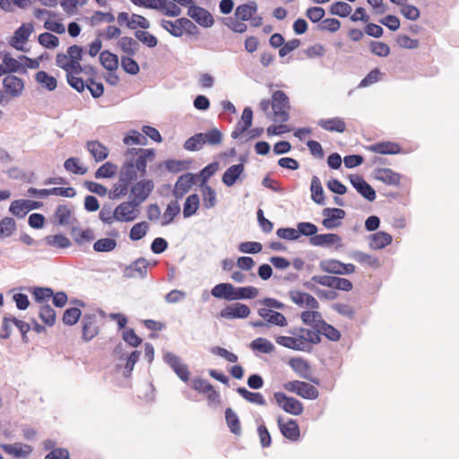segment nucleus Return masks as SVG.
<instances>
[{
	"instance_id": "40",
	"label": "nucleus",
	"mask_w": 459,
	"mask_h": 459,
	"mask_svg": "<svg viewBox=\"0 0 459 459\" xmlns=\"http://www.w3.org/2000/svg\"><path fill=\"white\" fill-rule=\"evenodd\" d=\"M100 62L108 71H115L118 67V56L108 50L100 53Z\"/></svg>"
},
{
	"instance_id": "29",
	"label": "nucleus",
	"mask_w": 459,
	"mask_h": 459,
	"mask_svg": "<svg viewBox=\"0 0 459 459\" xmlns=\"http://www.w3.org/2000/svg\"><path fill=\"white\" fill-rule=\"evenodd\" d=\"M317 125L329 132L343 133L346 129V124L341 117H333L328 119H320Z\"/></svg>"
},
{
	"instance_id": "17",
	"label": "nucleus",
	"mask_w": 459,
	"mask_h": 459,
	"mask_svg": "<svg viewBox=\"0 0 459 459\" xmlns=\"http://www.w3.org/2000/svg\"><path fill=\"white\" fill-rule=\"evenodd\" d=\"M128 153L131 155H138L135 160V168L143 176L146 172L147 161L148 160H152L154 157V150L153 149H131L128 150Z\"/></svg>"
},
{
	"instance_id": "43",
	"label": "nucleus",
	"mask_w": 459,
	"mask_h": 459,
	"mask_svg": "<svg viewBox=\"0 0 459 459\" xmlns=\"http://www.w3.org/2000/svg\"><path fill=\"white\" fill-rule=\"evenodd\" d=\"M250 348L264 354H270L275 350L274 345L269 340L263 337H258L252 341Z\"/></svg>"
},
{
	"instance_id": "63",
	"label": "nucleus",
	"mask_w": 459,
	"mask_h": 459,
	"mask_svg": "<svg viewBox=\"0 0 459 459\" xmlns=\"http://www.w3.org/2000/svg\"><path fill=\"white\" fill-rule=\"evenodd\" d=\"M3 65L5 73H16L18 72L22 65L15 58L10 56L8 53H4L3 56Z\"/></svg>"
},
{
	"instance_id": "60",
	"label": "nucleus",
	"mask_w": 459,
	"mask_h": 459,
	"mask_svg": "<svg viewBox=\"0 0 459 459\" xmlns=\"http://www.w3.org/2000/svg\"><path fill=\"white\" fill-rule=\"evenodd\" d=\"M38 40L41 46L49 49L56 48L59 44L58 38L49 32H43L39 34Z\"/></svg>"
},
{
	"instance_id": "14",
	"label": "nucleus",
	"mask_w": 459,
	"mask_h": 459,
	"mask_svg": "<svg viewBox=\"0 0 459 459\" xmlns=\"http://www.w3.org/2000/svg\"><path fill=\"white\" fill-rule=\"evenodd\" d=\"M257 314L262 319L266 321L269 327L273 325L284 327L288 325L287 318L281 312L269 308L260 307L257 310Z\"/></svg>"
},
{
	"instance_id": "44",
	"label": "nucleus",
	"mask_w": 459,
	"mask_h": 459,
	"mask_svg": "<svg viewBox=\"0 0 459 459\" xmlns=\"http://www.w3.org/2000/svg\"><path fill=\"white\" fill-rule=\"evenodd\" d=\"M44 242L48 246L59 248H67L72 245L70 239L63 234L48 235L44 238Z\"/></svg>"
},
{
	"instance_id": "6",
	"label": "nucleus",
	"mask_w": 459,
	"mask_h": 459,
	"mask_svg": "<svg viewBox=\"0 0 459 459\" xmlns=\"http://www.w3.org/2000/svg\"><path fill=\"white\" fill-rule=\"evenodd\" d=\"M273 396L276 403L285 412L295 416L300 415L303 412V404L298 399L294 397H289L284 393L281 392L274 393Z\"/></svg>"
},
{
	"instance_id": "57",
	"label": "nucleus",
	"mask_w": 459,
	"mask_h": 459,
	"mask_svg": "<svg viewBox=\"0 0 459 459\" xmlns=\"http://www.w3.org/2000/svg\"><path fill=\"white\" fill-rule=\"evenodd\" d=\"M204 143L203 133H199L188 138L184 143V148L187 151L195 152L200 150Z\"/></svg>"
},
{
	"instance_id": "45",
	"label": "nucleus",
	"mask_w": 459,
	"mask_h": 459,
	"mask_svg": "<svg viewBox=\"0 0 459 459\" xmlns=\"http://www.w3.org/2000/svg\"><path fill=\"white\" fill-rule=\"evenodd\" d=\"M35 79L42 87L50 91H54L57 86L56 79L45 71H39L35 75Z\"/></svg>"
},
{
	"instance_id": "34",
	"label": "nucleus",
	"mask_w": 459,
	"mask_h": 459,
	"mask_svg": "<svg viewBox=\"0 0 459 459\" xmlns=\"http://www.w3.org/2000/svg\"><path fill=\"white\" fill-rule=\"evenodd\" d=\"M55 220L58 225L66 226L74 220L72 215L71 208L66 204H60L55 212Z\"/></svg>"
},
{
	"instance_id": "27",
	"label": "nucleus",
	"mask_w": 459,
	"mask_h": 459,
	"mask_svg": "<svg viewBox=\"0 0 459 459\" xmlns=\"http://www.w3.org/2000/svg\"><path fill=\"white\" fill-rule=\"evenodd\" d=\"M86 148L96 162H100L106 160L108 156V148L99 141L87 142Z\"/></svg>"
},
{
	"instance_id": "46",
	"label": "nucleus",
	"mask_w": 459,
	"mask_h": 459,
	"mask_svg": "<svg viewBox=\"0 0 459 459\" xmlns=\"http://www.w3.org/2000/svg\"><path fill=\"white\" fill-rule=\"evenodd\" d=\"M316 331L318 335L323 334L330 341L336 342L341 338L340 332L325 321L318 324Z\"/></svg>"
},
{
	"instance_id": "8",
	"label": "nucleus",
	"mask_w": 459,
	"mask_h": 459,
	"mask_svg": "<svg viewBox=\"0 0 459 459\" xmlns=\"http://www.w3.org/2000/svg\"><path fill=\"white\" fill-rule=\"evenodd\" d=\"M131 199L123 202L115 208L117 221L130 222L137 219L140 205H135Z\"/></svg>"
},
{
	"instance_id": "1",
	"label": "nucleus",
	"mask_w": 459,
	"mask_h": 459,
	"mask_svg": "<svg viewBox=\"0 0 459 459\" xmlns=\"http://www.w3.org/2000/svg\"><path fill=\"white\" fill-rule=\"evenodd\" d=\"M290 336L280 335L275 338L277 344L299 351H310L312 344H317L321 342L318 332L313 328L307 329L302 327H295L288 330Z\"/></svg>"
},
{
	"instance_id": "42",
	"label": "nucleus",
	"mask_w": 459,
	"mask_h": 459,
	"mask_svg": "<svg viewBox=\"0 0 459 459\" xmlns=\"http://www.w3.org/2000/svg\"><path fill=\"white\" fill-rule=\"evenodd\" d=\"M200 205V198L198 195L193 194L186 197L184 208H183V215L185 218L191 217L194 215L198 210Z\"/></svg>"
},
{
	"instance_id": "55",
	"label": "nucleus",
	"mask_w": 459,
	"mask_h": 459,
	"mask_svg": "<svg viewBox=\"0 0 459 459\" xmlns=\"http://www.w3.org/2000/svg\"><path fill=\"white\" fill-rule=\"evenodd\" d=\"M149 225L146 221H141L134 224L130 230L129 238L133 241L142 239L147 233Z\"/></svg>"
},
{
	"instance_id": "28",
	"label": "nucleus",
	"mask_w": 459,
	"mask_h": 459,
	"mask_svg": "<svg viewBox=\"0 0 459 459\" xmlns=\"http://www.w3.org/2000/svg\"><path fill=\"white\" fill-rule=\"evenodd\" d=\"M233 290H235V287L231 283L222 282L212 289L211 295L216 299L232 301Z\"/></svg>"
},
{
	"instance_id": "49",
	"label": "nucleus",
	"mask_w": 459,
	"mask_h": 459,
	"mask_svg": "<svg viewBox=\"0 0 459 459\" xmlns=\"http://www.w3.org/2000/svg\"><path fill=\"white\" fill-rule=\"evenodd\" d=\"M128 183L121 182L118 178V182L113 185V188L108 191V196L110 200H119L126 196L128 193Z\"/></svg>"
},
{
	"instance_id": "38",
	"label": "nucleus",
	"mask_w": 459,
	"mask_h": 459,
	"mask_svg": "<svg viewBox=\"0 0 459 459\" xmlns=\"http://www.w3.org/2000/svg\"><path fill=\"white\" fill-rule=\"evenodd\" d=\"M310 191L311 198L316 204L320 205L325 204L324 189L320 179L316 176H314L311 179Z\"/></svg>"
},
{
	"instance_id": "47",
	"label": "nucleus",
	"mask_w": 459,
	"mask_h": 459,
	"mask_svg": "<svg viewBox=\"0 0 459 459\" xmlns=\"http://www.w3.org/2000/svg\"><path fill=\"white\" fill-rule=\"evenodd\" d=\"M71 235L78 245H82L84 242H90L95 238L93 230L90 228L84 230H80L78 228H73Z\"/></svg>"
},
{
	"instance_id": "64",
	"label": "nucleus",
	"mask_w": 459,
	"mask_h": 459,
	"mask_svg": "<svg viewBox=\"0 0 459 459\" xmlns=\"http://www.w3.org/2000/svg\"><path fill=\"white\" fill-rule=\"evenodd\" d=\"M82 315L81 310L78 307L67 308L63 316V322L67 325H75Z\"/></svg>"
},
{
	"instance_id": "52",
	"label": "nucleus",
	"mask_w": 459,
	"mask_h": 459,
	"mask_svg": "<svg viewBox=\"0 0 459 459\" xmlns=\"http://www.w3.org/2000/svg\"><path fill=\"white\" fill-rule=\"evenodd\" d=\"M16 230V222L11 217H4L0 221V238L10 237Z\"/></svg>"
},
{
	"instance_id": "30",
	"label": "nucleus",
	"mask_w": 459,
	"mask_h": 459,
	"mask_svg": "<svg viewBox=\"0 0 459 459\" xmlns=\"http://www.w3.org/2000/svg\"><path fill=\"white\" fill-rule=\"evenodd\" d=\"M290 368L302 378L311 380L312 382L318 384L317 380L311 379L308 376L309 364L307 360L301 358L291 359L289 362Z\"/></svg>"
},
{
	"instance_id": "48",
	"label": "nucleus",
	"mask_w": 459,
	"mask_h": 459,
	"mask_svg": "<svg viewBox=\"0 0 459 459\" xmlns=\"http://www.w3.org/2000/svg\"><path fill=\"white\" fill-rule=\"evenodd\" d=\"M180 206L177 201H171L168 205L162 216V226L171 223L174 218L179 213Z\"/></svg>"
},
{
	"instance_id": "11",
	"label": "nucleus",
	"mask_w": 459,
	"mask_h": 459,
	"mask_svg": "<svg viewBox=\"0 0 459 459\" xmlns=\"http://www.w3.org/2000/svg\"><path fill=\"white\" fill-rule=\"evenodd\" d=\"M324 219L323 226L327 230H333L342 224V220L345 218L346 212L341 208H325L323 210Z\"/></svg>"
},
{
	"instance_id": "31",
	"label": "nucleus",
	"mask_w": 459,
	"mask_h": 459,
	"mask_svg": "<svg viewBox=\"0 0 459 459\" xmlns=\"http://www.w3.org/2000/svg\"><path fill=\"white\" fill-rule=\"evenodd\" d=\"M392 236L385 231H378L369 236V247L372 249H382L391 244Z\"/></svg>"
},
{
	"instance_id": "51",
	"label": "nucleus",
	"mask_w": 459,
	"mask_h": 459,
	"mask_svg": "<svg viewBox=\"0 0 459 459\" xmlns=\"http://www.w3.org/2000/svg\"><path fill=\"white\" fill-rule=\"evenodd\" d=\"M117 171V166L114 163H111L109 161L104 163L101 165L96 171H95V178H113Z\"/></svg>"
},
{
	"instance_id": "50",
	"label": "nucleus",
	"mask_w": 459,
	"mask_h": 459,
	"mask_svg": "<svg viewBox=\"0 0 459 459\" xmlns=\"http://www.w3.org/2000/svg\"><path fill=\"white\" fill-rule=\"evenodd\" d=\"M300 318L305 325H310L316 330H317L318 324L324 322L321 314L317 311H304L301 313Z\"/></svg>"
},
{
	"instance_id": "15",
	"label": "nucleus",
	"mask_w": 459,
	"mask_h": 459,
	"mask_svg": "<svg viewBox=\"0 0 459 459\" xmlns=\"http://www.w3.org/2000/svg\"><path fill=\"white\" fill-rule=\"evenodd\" d=\"M187 14L203 27L210 28L214 23L212 15L203 7L190 5Z\"/></svg>"
},
{
	"instance_id": "25",
	"label": "nucleus",
	"mask_w": 459,
	"mask_h": 459,
	"mask_svg": "<svg viewBox=\"0 0 459 459\" xmlns=\"http://www.w3.org/2000/svg\"><path fill=\"white\" fill-rule=\"evenodd\" d=\"M33 31V25L31 23L22 24L19 27L15 32L13 37L12 38L10 44L15 48L16 49H22V48L18 47V43L23 44L25 43L31 32Z\"/></svg>"
},
{
	"instance_id": "20",
	"label": "nucleus",
	"mask_w": 459,
	"mask_h": 459,
	"mask_svg": "<svg viewBox=\"0 0 459 459\" xmlns=\"http://www.w3.org/2000/svg\"><path fill=\"white\" fill-rule=\"evenodd\" d=\"M3 85L5 91L12 97H19L24 89L23 80L13 74L4 78Z\"/></svg>"
},
{
	"instance_id": "3",
	"label": "nucleus",
	"mask_w": 459,
	"mask_h": 459,
	"mask_svg": "<svg viewBox=\"0 0 459 459\" xmlns=\"http://www.w3.org/2000/svg\"><path fill=\"white\" fill-rule=\"evenodd\" d=\"M161 27L174 37H181L184 31L192 33V30H196V26L187 18H179L176 21L162 20Z\"/></svg>"
},
{
	"instance_id": "62",
	"label": "nucleus",
	"mask_w": 459,
	"mask_h": 459,
	"mask_svg": "<svg viewBox=\"0 0 459 459\" xmlns=\"http://www.w3.org/2000/svg\"><path fill=\"white\" fill-rule=\"evenodd\" d=\"M297 229L299 232V238L300 236L312 238L317 235L316 233L318 231L317 227L312 222H299L297 224Z\"/></svg>"
},
{
	"instance_id": "59",
	"label": "nucleus",
	"mask_w": 459,
	"mask_h": 459,
	"mask_svg": "<svg viewBox=\"0 0 459 459\" xmlns=\"http://www.w3.org/2000/svg\"><path fill=\"white\" fill-rule=\"evenodd\" d=\"M40 319L49 326L56 323V312L50 305H44L39 310Z\"/></svg>"
},
{
	"instance_id": "4",
	"label": "nucleus",
	"mask_w": 459,
	"mask_h": 459,
	"mask_svg": "<svg viewBox=\"0 0 459 459\" xmlns=\"http://www.w3.org/2000/svg\"><path fill=\"white\" fill-rule=\"evenodd\" d=\"M284 388L304 399L315 400L319 395L318 390L314 385L299 380L285 383Z\"/></svg>"
},
{
	"instance_id": "58",
	"label": "nucleus",
	"mask_w": 459,
	"mask_h": 459,
	"mask_svg": "<svg viewBox=\"0 0 459 459\" xmlns=\"http://www.w3.org/2000/svg\"><path fill=\"white\" fill-rule=\"evenodd\" d=\"M352 11L351 6L345 2H335L330 7V13L340 17H347Z\"/></svg>"
},
{
	"instance_id": "39",
	"label": "nucleus",
	"mask_w": 459,
	"mask_h": 459,
	"mask_svg": "<svg viewBox=\"0 0 459 459\" xmlns=\"http://www.w3.org/2000/svg\"><path fill=\"white\" fill-rule=\"evenodd\" d=\"M258 294V289L253 286L235 287V290H233V300L252 299L256 298Z\"/></svg>"
},
{
	"instance_id": "36",
	"label": "nucleus",
	"mask_w": 459,
	"mask_h": 459,
	"mask_svg": "<svg viewBox=\"0 0 459 459\" xmlns=\"http://www.w3.org/2000/svg\"><path fill=\"white\" fill-rule=\"evenodd\" d=\"M225 420H226L229 429L234 435H236V436L241 435L242 429H241V425H240L238 416L231 408L226 409Z\"/></svg>"
},
{
	"instance_id": "56",
	"label": "nucleus",
	"mask_w": 459,
	"mask_h": 459,
	"mask_svg": "<svg viewBox=\"0 0 459 459\" xmlns=\"http://www.w3.org/2000/svg\"><path fill=\"white\" fill-rule=\"evenodd\" d=\"M117 241L114 238H104L97 240L93 244V249L96 252H110L117 247Z\"/></svg>"
},
{
	"instance_id": "33",
	"label": "nucleus",
	"mask_w": 459,
	"mask_h": 459,
	"mask_svg": "<svg viewBox=\"0 0 459 459\" xmlns=\"http://www.w3.org/2000/svg\"><path fill=\"white\" fill-rule=\"evenodd\" d=\"M368 150L379 154H397L401 152V148L397 143L391 142H382L372 144Z\"/></svg>"
},
{
	"instance_id": "23",
	"label": "nucleus",
	"mask_w": 459,
	"mask_h": 459,
	"mask_svg": "<svg viewBox=\"0 0 459 459\" xmlns=\"http://www.w3.org/2000/svg\"><path fill=\"white\" fill-rule=\"evenodd\" d=\"M1 447L5 453L15 458L27 457L32 452L30 446L22 443L2 445Z\"/></svg>"
},
{
	"instance_id": "53",
	"label": "nucleus",
	"mask_w": 459,
	"mask_h": 459,
	"mask_svg": "<svg viewBox=\"0 0 459 459\" xmlns=\"http://www.w3.org/2000/svg\"><path fill=\"white\" fill-rule=\"evenodd\" d=\"M119 47L126 55L134 56L139 45L135 39L126 36L119 39Z\"/></svg>"
},
{
	"instance_id": "12",
	"label": "nucleus",
	"mask_w": 459,
	"mask_h": 459,
	"mask_svg": "<svg viewBox=\"0 0 459 459\" xmlns=\"http://www.w3.org/2000/svg\"><path fill=\"white\" fill-rule=\"evenodd\" d=\"M349 179L352 186L365 199H367L369 202H372L376 199V191L361 176L351 175L349 177Z\"/></svg>"
},
{
	"instance_id": "61",
	"label": "nucleus",
	"mask_w": 459,
	"mask_h": 459,
	"mask_svg": "<svg viewBox=\"0 0 459 459\" xmlns=\"http://www.w3.org/2000/svg\"><path fill=\"white\" fill-rule=\"evenodd\" d=\"M131 56H122L121 66L126 73L131 75H135L139 73L140 68L136 61L133 59Z\"/></svg>"
},
{
	"instance_id": "41",
	"label": "nucleus",
	"mask_w": 459,
	"mask_h": 459,
	"mask_svg": "<svg viewBox=\"0 0 459 459\" xmlns=\"http://www.w3.org/2000/svg\"><path fill=\"white\" fill-rule=\"evenodd\" d=\"M237 393L251 403L258 404L261 406H264L266 404L264 397L260 393L250 392L245 387H238Z\"/></svg>"
},
{
	"instance_id": "10",
	"label": "nucleus",
	"mask_w": 459,
	"mask_h": 459,
	"mask_svg": "<svg viewBox=\"0 0 459 459\" xmlns=\"http://www.w3.org/2000/svg\"><path fill=\"white\" fill-rule=\"evenodd\" d=\"M250 313L251 310L247 305L236 302L222 308L220 316L225 319H244L248 317Z\"/></svg>"
},
{
	"instance_id": "5",
	"label": "nucleus",
	"mask_w": 459,
	"mask_h": 459,
	"mask_svg": "<svg viewBox=\"0 0 459 459\" xmlns=\"http://www.w3.org/2000/svg\"><path fill=\"white\" fill-rule=\"evenodd\" d=\"M321 271L331 273L348 275L355 272V265L352 264H343L336 259H324L319 263Z\"/></svg>"
},
{
	"instance_id": "37",
	"label": "nucleus",
	"mask_w": 459,
	"mask_h": 459,
	"mask_svg": "<svg viewBox=\"0 0 459 459\" xmlns=\"http://www.w3.org/2000/svg\"><path fill=\"white\" fill-rule=\"evenodd\" d=\"M137 169L133 161L126 162L120 170L119 178L121 182L128 183L129 185L137 178Z\"/></svg>"
},
{
	"instance_id": "2",
	"label": "nucleus",
	"mask_w": 459,
	"mask_h": 459,
	"mask_svg": "<svg viewBox=\"0 0 459 459\" xmlns=\"http://www.w3.org/2000/svg\"><path fill=\"white\" fill-rule=\"evenodd\" d=\"M272 108L273 110L275 122H287L290 118V100L282 91H276L272 96Z\"/></svg>"
},
{
	"instance_id": "32",
	"label": "nucleus",
	"mask_w": 459,
	"mask_h": 459,
	"mask_svg": "<svg viewBox=\"0 0 459 459\" xmlns=\"http://www.w3.org/2000/svg\"><path fill=\"white\" fill-rule=\"evenodd\" d=\"M257 12V4L254 1L238 5L235 10L237 19L246 22L252 18Z\"/></svg>"
},
{
	"instance_id": "24",
	"label": "nucleus",
	"mask_w": 459,
	"mask_h": 459,
	"mask_svg": "<svg viewBox=\"0 0 459 459\" xmlns=\"http://www.w3.org/2000/svg\"><path fill=\"white\" fill-rule=\"evenodd\" d=\"M82 339L86 342L91 341L98 334L95 316L85 315L82 320Z\"/></svg>"
},
{
	"instance_id": "7",
	"label": "nucleus",
	"mask_w": 459,
	"mask_h": 459,
	"mask_svg": "<svg viewBox=\"0 0 459 459\" xmlns=\"http://www.w3.org/2000/svg\"><path fill=\"white\" fill-rule=\"evenodd\" d=\"M154 184L151 179H143L136 182L131 188L130 199L135 205H141L152 194Z\"/></svg>"
},
{
	"instance_id": "54",
	"label": "nucleus",
	"mask_w": 459,
	"mask_h": 459,
	"mask_svg": "<svg viewBox=\"0 0 459 459\" xmlns=\"http://www.w3.org/2000/svg\"><path fill=\"white\" fill-rule=\"evenodd\" d=\"M64 168L74 174L84 175L87 173L88 169L80 164V160L77 158H69L64 163Z\"/></svg>"
},
{
	"instance_id": "13",
	"label": "nucleus",
	"mask_w": 459,
	"mask_h": 459,
	"mask_svg": "<svg viewBox=\"0 0 459 459\" xmlns=\"http://www.w3.org/2000/svg\"><path fill=\"white\" fill-rule=\"evenodd\" d=\"M149 263L145 258H138L131 264L126 266L123 271L126 278H141L143 279L147 275Z\"/></svg>"
},
{
	"instance_id": "19",
	"label": "nucleus",
	"mask_w": 459,
	"mask_h": 459,
	"mask_svg": "<svg viewBox=\"0 0 459 459\" xmlns=\"http://www.w3.org/2000/svg\"><path fill=\"white\" fill-rule=\"evenodd\" d=\"M245 166L243 163H238L235 165L230 166L221 177L222 183L230 187L234 186L238 179L241 178V176L244 175Z\"/></svg>"
},
{
	"instance_id": "35",
	"label": "nucleus",
	"mask_w": 459,
	"mask_h": 459,
	"mask_svg": "<svg viewBox=\"0 0 459 459\" xmlns=\"http://www.w3.org/2000/svg\"><path fill=\"white\" fill-rule=\"evenodd\" d=\"M203 204L206 209L213 208L217 204L216 192L207 184L201 183Z\"/></svg>"
},
{
	"instance_id": "9",
	"label": "nucleus",
	"mask_w": 459,
	"mask_h": 459,
	"mask_svg": "<svg viewBox=\"0 0 459 459\" xmlns=\"http://www.w3.org/2000/svg\"><path fill=\"white\" fill-rule=\"evenodd\" d=\"M121 350H122L121 345H117L115 349V353L117 355L120 354L119 359H118L119 362L117 364V367L123 368H124L123 375L126 377H128L131 376L134 367L141 356V351H134L130 354H127V353H121Z\"/></svg>"
},
{
	"instance_id": "18",
	"label": "nucleus",
	"mask_w": 459,
	"mask_h": 459,
	"mask_svg": "<svg viewBox=\"0 0 459 459\" xmlns=\"http://www.w3.org/2000/svg\"><path fill=\"white\" fill-rule=\"evenodd\" d=\"M289 297L299 307L306 306L311 309H317L319 307L317 300L307 292L293 290L289 291Z\"/></svg>"
},
{
	"instance_id": "21",
	"label": "nucleus",
	"mask_w": 459,
	"mask_h": 459,
	"mask_svg": "<svg viewBox=\"0 0 459 459\" xmlns=\"http://www.w3.org/2000/svg\"><path fill=\"white\" fill-rule=\"evenodd\" d=\"M277 422L281 434L291 441H296L300 436L299 428L295 420H289L286 423L281 417H278Z\"/></svg>"
},
{
	"instance_id": "22",
	"label": "nucleus",
	"mask_w": 459,
	"mask_h": 459,
	"mask_svg": "<svg viewBox=\"0 0 459 459\" xmlns=\"http://www.w3.org/2000/svg\"><path fill=\"white\" fill-rule=\"evenodd\" d=\"M194 176L186 173L180 176L174 186L173 195L177 199L182 198L192 187L194 184Z\"/></svg>"
},
{
	"instance_id": "26",
	"label": "nucleus",
	"mask_w": 459,
	"mask_h": 459,
	"mask_svg": "<svg viewBox=\"0 0 459 459\" xmlns=\"http://www.w3.org/2000/svg\"><path fill=\"white\" fill-rule=\"evenodd\" d=\"M375 178L386 185L397 186L400 183L401 177L390 169H375Z\"/></svg>"
},
{
	"instance_id": "16",
	"label": "nucleus",
	"mask_w": 459,
	"mask_h": 459,
	"mask_svg": "<svg viewBox=\"0 0 459 459\" xmlns=\"http://www.w3.org/2000/svg\"><path fill=\"white\" fill-rule=\"evenodd\" d=\"M309 243L314 247H342V238L334 233L317 234L309 238Z\"/></svg>"
}]
</instances>
